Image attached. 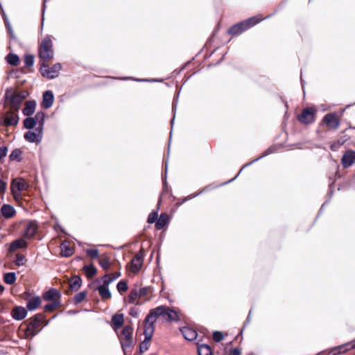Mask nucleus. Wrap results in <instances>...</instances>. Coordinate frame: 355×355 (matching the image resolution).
<instances>
[{
  "instance_id": "1",
  "label": "nucleus",
  "mask_w": 355,
  "mask_h": 355,
  "mask_svg": "<svg viewBox=\"0 0 355 355\" xmlns=\"http://www.w3.org/2000/svg\"><path fill=\"white\" fill-rule=\"evenodd\" d=\"M54 51L53 50V42L51 36L46 35L45 39V59L46 63L53 58ZM62 68V64L57 62L52 66L46 64V79H54L60 75V72Z\"/></svg>"
},
{
  "instance_id": "2",
  "label": "nucleus",
  "mask_w": 355,
  "mask_h": 355,
  "mask_svg": "<svg viewBox=\"0 0 355 355\" xmlns=\"http://www.w3.org/2000/svg\"><path fill=\"white\" fill-rule=\"evenodd\" d=\"M159 316H164V319L168 322L180 320L178 313L176 311L170 309L165 305H161L152 309L146 317L145 321L149 323L154 321L155 323Z\"/></svg>"
},
{
  "instance_id": "3",
  "label": "nucleus",
  "mask_w": 355,
  "mask_h": 355,
  "mask_svg": "<svg viewBox=\"0 0 355 355\" xmlns=\"http://www.w3.org/2000/svg\"><path fill=\"white\" fill-rule=\"evenodd\" d=\"M180 92V90H178L177 92V94L175 95L173 100L172 112L173 113V116L170 121V123L171 125V129H173V125L174 124V121H175V112L177 110L178 100L179 98ZM171 137H172V130H171L170 135H169L167 156H166V157H164L163 159V164L164 165V171L162 175V180L163 192L164 193L166 192L167 189H168V183H167L166 178H167V173H168V158H169L170 144H171Z\"/></svg>"
},
{
  "instance_id": "4",
  "label": "nucleus",
  "mask_w": 355,
  "mask_h": 355,
  "mask_svg": "<svg viewBox=\"0 0 355 355\" xmlns=\"http://www.w3.org/2000/svg\"><path fill=\"white\" fill-rule=\"evenodd\" d=\"M261 19L257 17H250L230 27L227 30V33L232 36H237L259 23Z\"/></svg>"
},
{
  "instance_id": "5",
  "label": "nucleus",
  "mask_w": 355,
  "mask_h": 355,
  "mask_svg": "<svg viewBox=\"0 0 355 355\" xmlns=\"http://www.w3.org/2000/svg\"><path fill=\"white\" fill-rule=\"evenodd\" d=\"M155 331L154 321L149 322H146L144 320V340L141 342L139 345V350L140 351V354H143L145 352L148 351L150 347V341L152 340L153 333Z\"/></svg>"
},
{
  "instance_id": "6",
  "label": "nucleus",
  "mask_w": 355,
  "mask_h": 355,
  "mask_svg": "<svg viewBox=\"0 0 355 355\" xmlns=\"http://www.w3.org/2000/svg\"><path fill=\"white\" fill-rule=\"evenodd\" d=\"M44 322V316L37 315L31 320L26 329V335L27 337H33L36 335L43 328Z\"/></svg>"
},
{
  "instance_id": "7",
  "label": "nucleus",
  "mask_w": 355,
  "mask_h": 355,
  "mask_svg": "<svg viewBox=\"0 0 355 355\" xmlns=\"http://www.w3.org/2000/svg\"><path fill=\"white\" fill-rule=\"evenodd\" d=\"M44 121V112H37L35 117H28L24 121V126L26 129H33L37 126L36 129H40L43 127Z\"/></svg>"
},
{
  "instance_id": "8",
  "label": "nucleus",
  "mask_w": 355,
  "mask_h": 355,
  "mask_svg": "<svg viewBox=\"0 0 355 355\" xmlns=\"http://www.w3.org/2000/svg\"><path fill=\"white\" fill-rule=\"evenodd\" d=\"M316 110L308 107L302 110V113L297 116V120L302 124L308 125L315 121Z\"/></svg>"
},
{
  "instance_id": "9",
  "label": "nucleus",
  "mask_w": 355,
  "mask_h": 355,
  "mask_svg": "<svg viewBox=\"0 0 355 355\" xmlns=\"http://www.w3.org/2000/svg\"><path fill=\"white\" fill-rule=\"evenodd\" d=\"M322 124L327 125L329 129L336 130L340 126V121L336 112H334L327 113L323 116L320 122V125Z\"/></svg>"
},
{
  "instance_id": "10",
  "label": "nucleus",
  "mask_w": 355,
  "mask_h": 355,
  "mask_svg": "<svg viewBox=\"0 0 355 355\" xmlns=\"http://www.w3.org/2000/svg\"><path fill=\"white\" fill-rule=\"evenodd\" d=\"M28 188V183L21 178L13 179L12 181L11 191L15 198L19 196L21 192L26 191Z\"/></svg>"
},
{
  "instance_id": "11",
  "label": "nucleus",
  "mask_w": 355,
  "mask_h": 355,
  "mask_svg": "<svg viewBox=\"0 0 355 355\" xmlns=\"http://www.w3.org/2000/svg\"><path fill=\"white\" fill-rule=\"evenodd\" d=\"M277 150V146H270L269 148H267V149H266V150H265V151H264V152H263V153H262L259 157H258L257 158H256V159H254L252 160L251 162H248V163H247V164H244V165L242 166V168L240 169V171H239V173L236 174V175L234 178H232V179L230 180L229 181H227V182H226L223 183V184H222V185L227 184V183H230V182H231L234 181V180H235V179H236L239 175V174L241 173V172L242 171V170H243V168H245V167H248V166H250L251 164H252L253 163H254V162H257V161L260 160L261 159H262V158H263V157H266V156H268V155H270V154H272V153H275Z\"/></svg>"
},
{
  "instance_id": "12",
  "label": "nucleus",
  "mask_w": 355,
  "mask_h": 355,
  "mask_svg": "<svg viewBox=\"0 0 355 355\" xmlns=\"http://www.w3.org/2000/svg\"><path fill=\"white\" fill-rule=\"evenodd\" d=\"M24 138L30 143L40 144L43 139L42 128L36 129V132L28 131L26 132L24 135Z\"/></svg>"
},
{
  "instance_id": "13",
  "label": "nucleus",
  "mask_w": 355,
  "mask_h": 355,
  "mask_svg": "<svg viewBox=\"0 0 355 355\" xmlns=\"http://www.w3.org/2000/svg\"><path fill=\"white\" fill-rule=\"evenodd\" d=\"M6 99L10 103L12 109L17 110L23 101L12 89H8L5 94Z\"/></svg>"
},
{
  "instance_id": "14",
  "label": "nucleus",
  "mask_w": 355,
  "mask_h": 355,
  "mask_svg": "<svg viewBox=\"0 0 355 355\" xmlns=\"http://www.w3.org/2000/svg\"><path fill=\"white\" fill-rule=\"evenodd\" d=\"M355 162V151L347 150L345 152L341 158V163L344 168L350 167Z\"/></svg>"
},
{
  "instance_id": "15",
  "label": "nucleus",
  "mask_w": 355,
  "mask_h": 355,
  "mask_svg": "<svg viewBox=\"0 0 355 355\" xmlns=\"http://www.w3.org/2000/svg\"><path fill=\"white\" fill-rule=\"evenodd\" d=\"M37 223L35 220H31L27 224L23 233V236L26 239H31L37 234Z\"/></svg>"
},
{
  "instance_id": "16",
  "label": "nucleus",
  "mask_w": 355,
  "mask_h": 355,
  "mask_svg": "<svg viewBox=\"0 0 355 355\" xmlns=\"http://www.w3.org/2000/svg\"><path fill=\"white\" fill-rule=\"evenodd\" d=\"M180 331L183 337L189 341H193L197 338V331L189 327H182L180 328Z\"/></svg>"
},
{
  "instance_id": "17",
  "label": "nucleus",
  "mask_w": 355,
  "mask_h": 355,
  "mask_svg": "<svg viewBox=\"0 0 355 355\" xmlns=\"http://www.w3.org/2000/svg\"><path fill=\"white\" fill-rule=\"evenodd\" d=\"M124 324V315L123 313H115L112 317V326L114 331H117L118 329L123 327Z\"/></svg>"
},
{
  "instance_id": "18",
  "label": "nucleus",
  "mask_w": 355,
  "mask_h": 355,
  "mask_svg": "<svg viewBox=\"0 0 355 355\" xmlns=\"http://www.w3.org/2000/svg\"><path fill=\"white\" fill-rule=\"evenodd\" d=\"M11 315L15 320H21L27 315V311L23 306H15L11 311Z\"/></svg>"
},
{
  "instance_id": "19",
  "label": "nucleus",
  "mask_w": 355,
  "mask_h": 355,
  "mask_svg": "<svg viewBox=\"0 0 355 355\" xmlns=\"http://www.w3.org/2000/svg\"><path fill=\"white\" fill-rule=\"evenodd\" d=\"M28 243L24 238H20L12 241L9 247L8 251L14 252L19 249L26 248Z\"/></svg>"
},
{
  "instance_id": "20",
  "label": "nucleus",
  "mask_w": 355,
  "mask_h": 355,
  "mask_svg": "<svg viewBox=\"0 0 355 355\" xmlns=\"http://www.w3.org/2000/svg\"><path fill=\"white\" fill-rule=\"evenodd\" d=\"M60 254L62 257H70L74 253V248L71 247L69 242L67 240L60 244Z\"/></svg>"
},
{
  "instance_id": "21",
  "label": "nucleus",
  "mask_w": 355,
  "mask_h": 355,
  "mask_svg": "<svg viewBox=\"0 0 355 355\" xmlns=\"http://www.w3.org/2000/svg\"><path fill=\"white\" fill-rule=\"evenodd\" d=\"M83 280L79 275H74L70 279L69 284V291H78L82 286Z\"/></svg>"
},
{
  "instance_id": "22",
  "label": "nucleus",
  "mask_w": 355,
  "mask_h": 355,
  "mask_svg": "<svg viewBox=\"0 0 355 355\" xmlns=\"http://www.w3.org/2000/svg\"><path fill=\"white\" fill-rule=\"evenodd\" d=\"M61 293L54 288H51L49 291H46V302L50 301H60Z\"/></svg>"
},
{
  "instance_id": "23",
  "label": "nucleus",
  "mask_w": 355,
  "mask_h": 355,
  "mask_svg": "<svg viewBox=\"0 0 355 355\" xmlns=\"http://www.w3.org/2000/svg\"><path fill=\"white\" fill-rule=\"evenodd\" d=\"M170 222V217L166 213H162L159 218L155 223V227L157 230H162L165 227H167Z\"/></svg>"
},
{
  "instance_id": "24",
  "label": "nucleus",
  "mask_w": 355,
  "mask_h": 355,
  "mask_svg": "<svg viewBox=\"0 0 355 355\" xmlns=\"http://www.w3.org/2000/svg\"><path fill=\"white\" fill-rule=\"evenodd\" d=\"M94 291H98L99 295L103 300H107L112 297V293L107 286L98 284L94 288Z\"/></svg>"
},
{
  "instance_id": "25",
  "label": "nucleus",
  "mask_w": 355,
  "mask_h": 355,
  "mask_svg": "<svg viewBox=\"0 0 355 355\" xmlns=\"http://www.w3.org/2000/svg\"><path fill=\"white\" fill-rule=\"evenodd\" d=\"M19 117L14 112L6 114L4 119V123L6 125H15L18 123Z\"/></svg>"
},
{
  "instance_id": "26",
  "label": "nucleus",
  "mask_w": 355,
  "mask_h": 355,
  "mask_svg": "<svg viewBox=\"0 0 355 355\" xmlns=\"http://www.w3.org/2000/svg\"><path fill=\"white\" fill-rule=\"evenodd\" d=\"M39 58L40 59V73L43 76H44V40H41L40 43V48H39Z\"/></svg>"
},
{
  "instance_id": "27",
  "label": "nucleus",
  "mask_w": 355,
  "mask_h": 355,
  "mask_svg": "<svg viewBox=\"0 0 355 355\" xmlns=\"http://www.w3.org/2000/svg\"><path fill=\"white\" fill-rule=\"evenodd\" d=\"M133 329L131 326L124 327L120 334H118L119 341L126 339H130L132 337Z\"/></svg>"
},
{
  "instance_id": "28",
  "label": "nucleus",
  "mask_w": 355,
  "mask_h": 355,
  "mask_svg": "<svg viewBox=\"0 0 355 355\" xmlns=\"http://www.w3.org/2000/svg\"><path fill=\"white\" fill-rule=\"evenodd\" d=\"M41 302L40 297L33 296L28 300L27 308L29 311H34L41 304Z\"/></svg>"
},
{
  "instance_id": "29",
  "label": "nucleus",
  "mask_w": 355,
  "mask_h": 355,
  "mask_svg": "<svg viewBox=\"0 0 355 355\" xmlns=\"http://www.w3.org/2000/svg\"><path fill=\"white\" fill-rule=\"evenodd\" d=\"M36 103L34 101H29L25 103V107L23 109V114L26 116L33 114L35 110Z\"/></svg>"
},
{
  "instance_id": "30",
  "label": "nucleus",
  "mask_w": 355,
  "mask_h": 355,
  "mask_svg": "<svg viewBox=\"0 0 355 355\" xmlns=\"http://www.w3.org/2000/svg\"><path fill=\"white\" fill-rule=\"evenodd\" d=\"M83 270L88 279L92 278L97 274V269L93 263L84 265Z\"/></svg>"
},
{
  "instance_id": "31",
  "label": "nucleus",
  "mask_w": 355,
  "mask_h": 355,
  "mask_svg": "<svg viewBox=\"0 0 355 355\" xmlns=\"http://www.w3.org/2000/svg\"><path fill=\"white\" fill-rule=\"evenodd\" d=\"M355 348V340L352 343H349L345 345H342L340 346H338L336 347H334L332 349V352L334 355H338L341 353V349H343V352L347 351L349 349H354Z\"/></svg>"
},
{
  "instance_id": "32",
  "label": "nucleus",
  "mask_w": 355,
  "mask_h": 355,
  "mask_svg": "<svg viewBox=\"0 0 355 355\" xmlns=\"http://www.w3.org/2000/svg\"><path fill=\"white\" fill-rule=\"evenodd\" d=\"M1 211L2 215L6 218L12 217L15 214L14 207L9 205H3L1 207Z\"/></svg>"
},
{
  "instance_id": "33",
  "label": "nucleus",
  "mask_w": 355,
  "mask_h": 355,
  "mask_svg": "<svg viewBox=\"0 0 355 355\" xmlns=\"http://www.w3.org/2000/svg\"><path fill=\"white\" fill-rule=\"evenodd\" d=\"M198 355H213L211 347L207 344H201L198 347Z\"/></svg>"
},
{
  "instance_id": "34",
  "label": "nucleus",
  "mask_w": 355,
  "mask_h": 355,
  "mask_svg": "<svg viewBox=\"0 0 355 355\" xmlns=\"http://www.w3.org/2000/svg\"><path fill=\"white\" fill-rule=\"evenodd\" d=\"M54 101V95L51 90H46L45 92V107L46 110L51 107Z\"/></svg>"
},
{
  "instance_id": "35",
  "label": "nucleus",
  "mask_w": 355,
  "mask_h": 355,
  "mask_svg": "<svg viewBox=\"0 0 355 355\" xmlns=\"http://www.w3.org/2000/svg\"><path fill=\"white\" fill-rule=\"evenodd\" d=\"M7 62L12 66H17L19 63V58L15 53H9L6 57Z\"/></svg>"
},
{
  "instance_id": "36",
  "label": "nucleus",
  "mask_w": 355,
  "mask_h": 355,
  "mask_svg": "<svg viewBox=\"0 0 355 355\" xmlns=\"http://www.w3.org/2000/svg\"><path fill=\"white\" fill-rule=\"evenodd\" d=\"M120 344H121V349L123 350V354L126 355L125 349L127 348L132 347L133 346V345H134L132 337L130 339H126V340H121L120 341Z\"/></svg>"
},
{
  "instance_id": "37",
  "label": "nucleus",
  "mask_w": 355,
  "mask_h": 355,
  "mask_svg": "<svg viewBox=\"0 0 355 355\" xmlns=\"http://www.w3.org/2000/svg\"><path fill=\"white\" fill-rule=\"evenodd\" d=\"M22 151L19 148L14 149L10 155H9V159L11 161H21V159Z\"/></svg>"
},
{
  "instance_id": "38",
  "label": "nucleus",
  "mask_w": 355,
  "mask_h": 355,
  "mask_svg": "<svg viewBox=\"0 0 355 355\" xmlns=\"http://www.w3.org/2000/svg\"><path fill=\"white\" fill-rule=\"evenodd\" d=\"M87 292L86 291H83L77 293L73 297V304H80L87 297Z\"/></svg>"
},
{
  "instance_id": "39",
  "label": "nucleus",
  "mask_w": 355,
  "mask_h": 355,
  "mask_svg": "<svg viewBox=\"0 0 355 355\" xmlns=\"http://www.w3.org/2000/svg\"><path fill=\"white\" fill-rule=\"evenodd\" d=\"M3 281L6 284L11 285L16 281V274L15 272H8L4 275Z\"/></svg>"
},
{
  "instance_id": "40",
  "label": "nucleus",
  "mask_w": 355,
  "mask_h": 355,
  "mask_svg": "<svg viewBox=\"0 0 355 355\" xmlns=\"http://www.w3.org/2000/svg\"><path fill=\"white\" fill-rule=\"evenodd\" d=\"M60 301L46 302V312H51L60 306Z\"/></svg>"
},
{
  "instance_id": "41",
  "label": "nucleus",
  "mask_w": 355,
  "mask_h": 355,
  "mask_svg": "<svg viewBox=\"0 0 355 355\" xmlns=\"http://www.w3.org/2000/svg\"><path fill=\"white\" fill-rule=\"evenodd\" d=\"M143 263L139 261H134V259H132L130 261L131 271L134 273H137L140 271L142 267Z\"/></svg>"
},
{
  "instance_id": "42",
  "label": "nucleus",
  "mask_w": 355,
  "mask_h": 355,
  "mask_svg": "<svg viewBox=\"0 0 355 355\" xmlns=\"http://www.w3.org/2000/svg\"><path fill=\"white\" fill-rule=\"evenodd\" d=\"M98 263L104 270L107 271L110 269V262L108 257H105L104 258L100 259Z\"/></svg>"
},
{
  "instance_id": "43",
  "label": "nucleus",
  "mask_w": 355,
  "mask_h": 355,
  "mask_svg": "<svg viewBox=\"0 0 355 355\" xmlns=\"http://www.w3.org/2000/svg\"><path fill=\"white\" fill-rule=\"evenodd\" d=\"M116 288L120 293L127 291L128 288L127 282L125 280L119 281L116 285Z\"/></svg>"
},
{
  "instance_id": "44",
  "label": "nucleus",
  "mask_w": 355,
  "mask_h": 355,
  "mask_svg": "<svg viewBox=\"0 0 355 355\" xmlns=\"http://www.w3.org/2000/svg\"><path fill=\"white\" fill-rule=\"evenodd\" d=\"M100 280H101V282H103V284L101 285H103V286H105L107 287H109V285L112 282H114L113 279H112V275H110V273L105 274L104 276H103L101 277V279Z\"/></svg>"
},
{
  "instance_id": "45",
  "label": "nucleus",
  "mask_w": 355,
  "mask_h": 355,
  "mask_svg": "<svg viewBox=\"0 0 355 355\" xmlns=\"http://www.w3.org/2000/svg\"><path fill=\"white\" fill-rule=\"evenodd\" d=\"M158 218V209L156 211H153L148 216L147 222L150 224L157 222Z\"/></svg>"
},
{
  "instance_id": "46",
  "label": "nucleus",
  "mask_w": 355,
  "mask_h": 355,
  "mask_svg": "<svg viewBox=\"0 0 355 355\" xmlns=\"http://www.w3.org/2000/svg\"><path fill=\"white\" fill-rule=\"evenodd\" d=\"M139 296L138 291L136 288L132 289L128 295V302L130 304L135 303V301Z\"/></svg>"
},
{
  "instance_id": "47",
  "label": "nucleus",
  "mask_w": 355,
  "mask_h": 355,
  "mask_svg": "<svg viewBox=\"0 0 355 355\" xmlns=\"http://www.w3.org/2000/svg\"><path fill=\"white\" fill-rule=\"evenodd\" d=\"M86 254L89 257H90L92 259H97L98 257L99 253L98 250L97 249H87L86 250Z\"/></svg>"
},
{
  "instance_id": "48",
  "label": "nucleus",
  "mask_w": 355,
  "mask_h": 355,
  "mask_svg": "<svg viewBox=\"0 0 355 355\" xmlns=\"http://www.w3.org/2000/svg\"><path fill=\"white\" fill-rule=\"evenodd\" d=\"M213 339L215 342L219 343L223 340L224 336L223 332L219 331H215L212 334Z\"/></svg>"
},
{
  "instance_id": "49",
  "label": "nucleus",
  "mask_w": 355,
  "mask_h": 355,
  "mask_svg": "<svg viewBox=\"0 0 355 355\" xmlns=\"http://www.w3.org/2000/svg\"><path fill=\"white\" fill-rule=\"evenodd\" d=\"M26 258L23 254H17L16 255L15 264L17 266H23L26 263Z\"/></svg>"
},
{
  "instance_id": "50",
  "label": "nucleus",
  "mask_w": 355,
  "mask_h": 355,
  "mask_svg": "<svg viewBox=\"0 0 355 355\" xmlns=\"http://www.w3.org/2000/svg\"><path fill=\"white\" fill-rule=\"evenodd\" d=\"M24 63L26 67H32L34 63V57L32 55H26L24 57Z\"/></svg>"
},
{
  "instance_id": "51",
  "label": "nucleus",
  "mask_w": 355,
  "mask_h": 355,
  "mask_svg": "<svg viewBox=\"0 0 355 355\" xmlns=\"http://www.w3.org/2000/svg\"><path fill=\"white\" fill-rule=\"evenodd\" d=\"M53 229L55 230V231L56 232H61V233H63L64 234H67L65 230H64V228L59 224L58 223V220H57V218H55V223L53 225Z\"/></svg>"
},
{
  "instance_id": "52",
  "label": "nucleus",
  "mask_w": 355,
  "mask_h": 355,
  "mask_svg": "<svg viewBox=\"0 0 355 355\" xmlns=\"http://www.w3.org/2000/svg\"><path fill=\"white\" fill-rule=\"evenodd\" d=\"M144 257V252L143 248H141L139 252L133 257L132 259H134V261H139L140 262L143 263Z\"/></svg>"
},
{
  "instance_id": "53",
  "label": "nucleus",
  "mask_w": 355,
  "mask_h": 355,
  "mask_svg": "<svg viewBox=\"0 0 355 355\" xmlns=\"http://www.w3.org/2000/svg\"><path fill=\"white\" fill-rule=\"evenodd\" d=\"M214 187H211V185H208L205 187H204L202 190H200L199 192L196 193H194V194H192L189 196V198H195L196 196H198V195L201 194V193H203L207 191H209V190H211Z\"/></svg>"
},
{
  "instance_id": "54",
  "label": "nucleus",
  "mask_w": 355,
  "mask_h": 355,
  "mask_svg": "<svg viewBox=\"0 0 355 355\" xmlns=\"http://www.w3.org/2000/svg\"><path fill=\"white\" fill-rule=\"evenodd\" d=\"M139 309L136 307H131L129 310V315L133 318H137L139 313Z\"/></svg>"
},
{
  "instance_id": "55",
  "label": "nucleus",
  "mask_w": 355,
  "mask_h": 355,
  "mask_svg": "<svg viewBox=\"0 0 355 355\" xmlns=\"http://www.w3.org/2000/svg\"><path fill=\"white\" fill-rule=\"evenodd\" d=\"M149 288L148 287H142L139 291V296H146L148 294Z\"/></svg>"
},
{
  "instance_id": "56",
  "label": "nucleus",
  "mask_w": 355,
  "mask_h": 355,
  "mask_svg": "<svg viewBox=\"0 0 355 355\" xmlns=\"http://www.w3.org/2000/svg\"><path fill=\"white\" fill-rule=\"evenodd\" d=\"M8 153V148L6 146L0 147V160L5 157Z\"/></svg>"
},
{
  "instance_id": "57",
  "label": "nucleus",
  "mask_w": 355,
  "mask_h": 355,
  "mask_svg": "<svg viewBox=\"0 0 355 355\" xmlns=\"http://www.w3.org/2000/svg\"><path fill=\"white\" fill-rule=\"evenodd\" d=\"M17 95L20 98L21 100H24L28 96V92L26 91H21L20 92H15Z\"/></svg>"
},
{
  "instance_id": "58",
  "label": "nucleus",
  "mask_w": 355,
  "mask_h": 355,
  "mask_svg": "<svg viewBox=\"0 0 355 355\" xmlns=\"http://www.w3.org/2000/svg\"><path fill=\"white\" fill-rule=\"evenodd\" d=\"M251 314H252V309L250 310V311L248 313V315L247 318L243 324V327L242 329H243L250 322ZM242 331H243V330H241V332Z\"/></svg>"
},
{
  "instance_id": "59",
  "label": "nucleus",
  "mask_w": 355,
  "mask_h": 355,
  "mask_svg": "<svg viewBox=\"0 0 355 355\" xmlns=\"http://www.w3.org/2000/svg\"><path fill=\"white\" fill-rule=\"evenodd\" d=\"M6 183L0 179V194L3 193L6 191Z\"/></svg>"
},
{
  "instance_id": "60",
  "label": "nucleus",
  "mask_w": 355,
  "mask_h": 355,
  "mask_svg": "<svg viewBox=\"0 0 355 355\" xmlns=\"http://www.w3.org/2000/svg\"><path fill=\"white\" fill-rule=\"evenodd\" d=\"M230 355H241V351L238 347L233 348L230 350Z\"/></svg>"
},
{
  "instance_id": "61",
  "label": "nucleus",
  "mask_w": 355,
  "mask_h": 355,
  "mask_svg": "<svg viewBox=\"0 0 355 355\" xmlns=\"http://www.w3.org/2000/svg\"><path fill=\"white\" fill-rule=\"evenodd\" d=\"M334 182L332 181L331 182L329 183V191L328 192V195H329V199L332 197L333 194H334V191H333V187H334Z\"/></svg>"
},
{
  "instance_id": "62",
  "label": "nucleus",
  "mask_w": 355,
  "mask_h": 355,
  "mask_svg": "<svg viewBox=\"0 0 355 355\" xmlns=\"http://www.w3.org/2000/svg\"><path fill=\"white\" fill-rule=\"evenodd\" d=\"M348 139H349V137L347 136L341 137L338 139V143L339 145H343L346 142V141H347Z\"/></svg>"
},
{
  "instance_id": "63",
  "label": "nucleus",
  "mask_w": 355,
  "mask_h": 355,
  "mask_svg": "<svg viewBox=\"0 0 355 355\" xmlns=\"http://www.w3.org/2000/svg\"><path fill=\"white\" fill-rule=\"evenodd\" d=\"M101 282V280L99 279H96V280H94V282H91L90 284H89L88 286L90 288H93L94 290V288H96V286H94V285L98 283L99 284Z\"/></svg>"
},
{
  "instance_id": "64",
  "label": "nucleus",
  "mask_w": 355,
  "mask_h": 355,
  "mask_svg": "<svg viewBox=\"0 0 355 355\" xmlns=\"http://www.w3.org/2000/svg\"><path fill=\"white\" fill-rule=\"evenodd\" d=\"M110 275H112V279H113V281H114L121 276V272L119 271H117L114 273H111Z\"/></svg>"
}]
</instances>
